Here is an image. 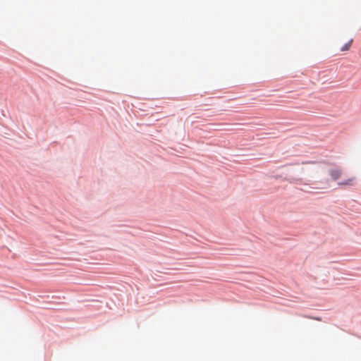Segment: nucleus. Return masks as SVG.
Listing matches in <instances>:
<instances>
[{"instance_id":"nucleus-1","label":"nucleus","mask_w":361,"mask_h":361,"mask_svg":"<svg viewBox=\"0 0 361 361\" xmlns=\"http://www.w3.org/2000/svg\"><path fill=\"white\" fill-rule=\"evenodd\" d=\"M330 175L331 176L332 178L334 180H336L341 177V171L338 169H333V170H331Z\"/></svg>"},{"instance_id":"nucleus-2","label":"nucleus","mask_w":361,"mask_h":361,"mask_svg":"<svg viewBox=\"0 0 361 361\" xmlns=\"http://www.w3.org/2000/svg\"><path fill=\"white\" fill-rule=\"evenodd\" d=\"M353 39H350L348 43L345 44L341 49V51H348L351 47Z\"/></svg>"},{"instance_id":"nucleus-3","label":"nucleus","mask_w":361,"mask_h":361,"mask_svg":"<svg viewBox=\"0 0 361 361\" xmlns=\"http://www.w3.org/2000/svg\"><path fill=\"white\" fill-rule=\"evenodd\" d=\"M353 178H349L348 180L338 183L339 185H353Z\"/></svg>"}]
</instances>
